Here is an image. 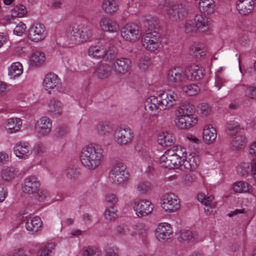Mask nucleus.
I'll list each match as a JSON object with an SVG mask.
<instances>
[{
  "instance_id": "f257e3e1",
  "label": "nucleus",
  "mask_w": 256,
  "mask_h": 256,
  "mask_svg": "<svg viewBox=\"0 0 256 256\" xmlns=\"http://www.w3.org/2000/svg\"><path fill=\"white\" fill-rule=\"evenodd\" d=\"M103 152V150L98 146H88L82 152L80 161L84 166L94 169L100 164L104 157Z\"/></svg>"
},
{
  "instance_id": "f03ea898",
  "label": "nucleus",
  "mask_w": 256,
  "mask_h": 256,
  "mask_svg": "<svg viewBox=\"0 0 256 256\" xmlns=\"http://www.w3.org/2000/svg\"><path fill=\"white\" fill-rule=\"evenodd\" d=\"M93 32L88 24H80L70 26L67 32V37L73 44L84 42L92 38Z\"/></svg>"
},
{
  "instance_id": "7ed1b4c3",
  "label": "nucleus",
  "mask_w": 256,
  "mask_h": 256,
  "mask_svg": "<svg viewBox=\"0 0 256 256\" xmlns=\"http://www.w3.org/2000/svg\"><path fill=\"white\" fill-rule=\"evenodd\" d=\"M40 184L38 178L34 176H30L24 178L22 190L26 194L42 202L46 198L47 192L40 188Z\"/></svg>"
},
{
  "instance_id": "20e7f679",
  "label": "nucleus",
  "mask_w": 256,
  "mask_h": 256,
  "mask_svg": "<svg viewBox=\"0 0 256 256\" xmlns=\"http://www.w3.org/2000/svg\"><path fill=\"white\" fill-rule=\"evenodd\" d=\"M182 154L180 147L174 146L166 150L160 158V164L168 168H182V159L180 154Z\"/></svg>"
},
{
  "instance_id": "39448f33",
  "label": "nucleus",
  "mask_w": 256,
  "mask_h": 256,
  "mask_svg": "<svg viewBox=\"0 0 256 256\" xmlns=\"http://www.w3.org/2000/svg\"><path fill=\"white\" fill-rule=\"evenodd\" d=\"M152 25L154 28H156L158 24L156 21L150 20L148 22V28L146 30L142 36V46L150 52L156 50L161 43L160 34L156 30H152Z\"/></svg>"
},
{
  "instance_id": "423d86ee",
  "label": "nucleus",
  "mask_w": 256,
  "mask_h": 256,
  "mask_svg": "<svg viewBox=\"0 0 256 256\" xmlns=\"http://www.w3.org/2000/svg\"><path fill=\"white\" fill-rule=\"evenodd\" d=\"M128 177L126 166L122 162H116L112 166L109 174L110 180L114 184L124 182Z\"/></svg>"
},
{
  "instance_id": "0eeeda50",
  "label": "nucleus",
  "mask_w": 256,
  "mask_h": 256,
  "mask_svg": "<svg viewBox=\"0 0 256 256\" xmlns=\"http://www.w3.org/2000/svg\"><path fill=\"white\" fill-rule=\"evenodd\" d=\"M162 208L166 212H173L180 208V200L173 193L164 194L161 199Z\"/></svg>"
},
{
  "instance_id": "6e6552de",
  "label": "nucleus",
  "mask_w": 256,
  "mask_h": 256,
  "mask_svg": "<svg viewBox=\"0 0 256 256\" xmlns=\"http://www.w3.org/2000/svg\"><path fill=\"white\" fill-rule=\"evenodd\" d=\"M133 136V132L128 127L118 128L114 133L116 142L121 146L130 143L132 140Z\"/></svg>"
},
{
  "instance_id": "1a4fd4ad",
  "label": "nucleus",
  "mask_w": 256,
  "mask_h": 256,
  "mask_svg": "<svg viewBox=\"0 0 256 256\" xmlns=\"http://www.w3.org/2000/svg\"><path fill=\"white\" fill-rule=\"evenodd\" d=\"M121 34L127 41L136 42L140 37L139 26L136 24H126L122 28Z\"/></svg>"
},
{
  "instance_id": "9d476101",
  "label": "nucleus",
  "mask_w": 256,
  "mask_h": 256,
  "mask_svg": "<svg viewBox=\"0 0 256 256\" xmlns=\"http://www.w3.org/2000/svg\"><path fill=\"white\" fill-rule=\"evenodd\" d=\"M160 104L163 108H170L175 106L178 100L177 94L172 90H168L160 93L159 95Z\"/></svg>"
},
{
  "instance_id": "9b49d317",
  "label": "nucleus",
  "mask_w": 256,
  "mask_h": 256,
  "mask_svg": "<svg viewBox=\"0 0 256 256\" xmlns=\"http://www.w3.org/2000/svg\"><path fill=\"white\" fill-rule=\"evenodd\" d=\"M134 208L138 217H143L150 214L153 210L154 206L149 200H136Z\"/></svg>"
},
{
  "instance_id": "f8f14e48",
  "label": "nucleus",
  "mask_w": 256,
  "mask_h": 256,
  "mask_svg": "<svg viewBox=\"0 0 256 256\" xmlns=\"http://www.w3.org/2000/svg\"><path fill=\"white\" fill-rule=\"evenodd\" d=\"M46 35L45 26L41 24H36L29 30L28 37L31 41L38 42L42 40Z\"/></svg>"
},
{
  "instance_id": "ddd939ff",
  "label": "nucleus",
  "mask_w": 256,
  "mask_h": 256,
  "mask_svg": "<svg viewBox=\"0 0 256 256\" xmlns=\"http://www.w3.org/2000/svg\"><path fill=\"white\" fill-rule=\"evenodd\" d=\"M186 80L185 70L176 67L170 70L167 75V80L170 84L178 86L184 82Z\"/></svg>"
},
{
  "instance_id": "4468645a",
  "label": "nucleus",
  "mask_w": 256,
  "mask_h": 256,
  "mask_svg": "<svg viewBox=\"0 0 256 256\" xmlns=\"http://www.w3.org/2000/svg\"><path fill=\"white\" fill-rule=\"evenodd\" d=\"M204 69L199 66L192 64L185 69L186 80H199L204 76Z\"/></svg>"
},
{
  "instance_id": "2eb2a0df",
  "label": "nucleus",
  "mask_w": 256,
  "mask_h": 256,
  "mask_svg": "<svg viewBox=\"0 0 256 256\" xmlns=\"http://www.w3.org/2000/svg\"><path fill=\"white\" fill-rule=\"evenodd\" d=\"M14 152L19 158L26 159L32 154L31 148L26 142H18L14 147Z\"/></svg>"
},
{
  "instance_id": "dca6fc26",
  "label": "nucleus",
  "mask_w": 256,
  "mask_h": 256,
  "mask_svg": "<svg viewBox=\"0 0 256 256\" xmlns=\"http://www.w3.org/2000/svg\"><path fill=\"white\" fill-rule=\"evenodd\" d=\"M156 236L158 240L165 242L170 239L172 236L171 226L168 223L160 224L156 230Z\"/></svg>"
},
{
  "instance_id": "f3484780",
  "label": "nucleus",
  "mask_w": 256,
  "mask_h": 256,
  "mask_svg": "<svg viewBox=\"0 0 256 256\" xmlns=\"http://www.w3.org/2000/svg\"><path fill=\"white\" fill-rule=\"evenodd\" d=\"M130 64L129 58H121L114 62L112 67L117 74H125L130 68Z\"/></svg>"
},
{
  "instance_id": "a211bd4d",
  "label": "nucleus",
  "mask_w": 256,
  "mask_h": 256,
  "mask_svg": "<svg viewBox=\"0 0 256 256\" xmlns=\"http://www.w3.org/2000/svg\"><path fill=\"white\" fill-rule=\"evenodd\" d=\"M198 122V118L196 116H176V124L181 129H188L195 126Z\"/></svg>"
},
{
  "instance_id": "6ab92c4d",
  "label": "nucleus",
  "mask_w": 256,
  "mask_h": 256,
  "mask_svg": "<svg viewBox=\"0 0 256 256\" xmlns=\"http://www.w3.org/2000/svg\"><path fill=\"white\" fill-rule=\"evenodd\" d=\"M60 84V80L56 74L49 73L45 77L44 86L46 90L50 94L51 90H57Z\"/></svg>"
},
{
  "instance_id": "aec40b11",
  "label": "nucleus",
  "mask_w": 256,
  "mask_h": 256,
  "mask_svg": "<svg viewBox=\"0 0 256 256\" xmlns=\"http://www.w3.org/2000/svg\"><path fill=\"white\" fill-rule=\"evenodd\" d=\"M199 164L198 156L194 154H190L186 160L182 159V168H180V170L190 171L196 169Z\"/></svg>"
},
{
  "instance_id": "412c9836",
  "label": "nucleus",
  "mask_w": 256,
  "mask_h": 256,
  "mask_svg": "<svg viewBox=\"0 0 256 256\" xmlns=\"http://www.w3.org/2000/svg\"><path fill=\"white\" fill-rule=\"evenodd\" d=\"M36 128L40 134L42 135L46 134L52 130V120L46 116L42 117L38 121Z\"/></svg>"
},
{
  "instance_id": "4be33fe9",
  "label": "nucleus",
  "mask_w": 256,
  "mask_h": 256,
  "mask_svg": "<svg viewBox=\"0 0 256 256\" xmlns=\"http://www.w3.org/2000/svg\"><path fill=\"white\" fill-rule=\"evenodd\" d=\"M42 222L39 216H34L28 218L26 222V229L32 234L38 232L42 228Z\"/></svg>"
},
{
  "instance_id": "5701e85b",
  "label": "nucleus",
  "mask_w": 256,
  "mask_h": 256,
  "mask_svg": "<svg viewBox=\"0 0 256 256\" xmlns=\"http://www.w3.org/2000/svg\"><path fill=\"white\" fill-rule=\"evenodd\" d=\"M254 8L253 0H238L237 2V8L242 14L246 15L250 13Z\"/></svg>"
},
{
  "instance_id": "b1692460",
  "label": "nucleus",
  "mask_w": 256,
  "mask_h": 256,
  "mask_svg": "<svg viewBox=\"0 0 256 256\" xmlns=\"http://www.w3.org/2000/svg\"><path fill=\"white\" fill-rule=\"evenodd\" d=\"M194 20L196 28L202 32L208 30L210 23L208 18L202 14H197L195 16Z\"/></svg>"
},
{
  "instance_id": "393cba45",
  "label": "nucleus",
  "mask_w": 256,
  "mask_h": 256,
  "mask_svg": "<svg viewBox=\"0 0 256 256\" xmlns=\"http://www.w3.org/2000/svg\"><path fill=\"white\" fill-rule=\"evenodd\" d=\"M203 137L204 141L208 144L214 142L216 138V128L212 125H206L204 129Z\"/></svg>"
},
{
  "instance_id": "a878e982",
  "label": "nucleus",
  "mask_w": 256,
  "mask_h": 256,
  "mask_svg": "<svg viewBox=\"0 0 256 256\" xmlns=\"http://www.w3.org/2000/svg\"><path fill=\"white\" fill-rule=\"evenodd\" d=\"M100 26L104 31L108 32H116L119 28L116 22L108 18L102 19L100 22Z\"/></svg>"
},
{
  "instance_id": "bb28decb",
  "label": "nucleus",
  "mask_w": 256,
  "mask_h": 256,
  "mask_svg": "<svg viewBox=\"0 0 256 256\" xmlns=\"http://www.w3.org/2000/svg\"><path fill=\"white\" fill-rule=\"evenodd\" d=\"M160 106H161L160 99L158 100V97L152 96L147 99L144 107L146 110H149L154 112V114H156L158 112V109Z\"/></svg>"
},
{
  "instance_id": "cd10ccee",
  "label": "nucleus",
  "mask_w": 256,
  "mask_h": 256,
  "mask_svg": "<svg viewBox=\"0 0 256 256\" xmlns=\"http://www.w3.org/2000/svg\"><path fill=\"white\" fill-rule=\"evenodd\" d=\"M22 122L19 118H9L6 124V128L9 134L15 133L20 130Z\"/></svg>"
},
{
  "instance_id": "c85d7f7f",
  "label": "nucleus",
  "mask_w": 256,
  "mask_h": 256,
  "mask_svg": "<svg viewBox=\"0 0 256 256\" xmlns=\"http://www.w3.org/2000/svg\"><path fill=\"white\" fill-rule=\"evenodd\" d=\"M88 54L94 58H100L105 56L106 48L102 44L91 46L88 50Z\"/></svg>"
},
{
  "instance_id": "c756f323",
  "label": "nucleus",
  "mask_w": 256,
  "mask_h": 256,
  "mask_svg": "<svg viewBox=\"0 0 256 256\" xmlns=\"http://www.w3.org/2000/svg\"><path fill=\"white\" fill-rule=\"evenodd\" d=\"M112 67L106 64H100L95 70L96 75L100 78H108L112 72Z\"/></svg>"
},
{
  "instance_id": "7c9ffc66",
  "label": "nucleus",
  "mask_w": 256,
  "mask_h": 256,
  "mask_svg": "<svg viewBox=\"0 0 256 256\" xmlns=\"http://www.w3.org/2000/svg\"><path fill=\"white\" fill-rule=\"evenodd\" d=\"M62 105L60 102L52 99L48 104L47 111L52 114L60 115L62 112Z\"/></svg>"
},
{
  "instance_id": "2f4dec72",
  "label": "nucleus",
  "mask_w": 256,
  "mask_h": 256,
  "mask_svg": "<svg viewBox=\"0 0 256 256\" xmlns=\"http://www.w3.org/2000/svg\"><path fill=\"white\" fill-rule=\"evenodd\" d=\"M216 5L214 0H200L199 8L200 10L206 14H210L214 12Z\"/></svg>"
},
{
  "instance_id": "473e14b6",
  "label": "nucleus",
  "mask_w": 256,
  "mask_h": 256,
  "mask_svg": "<svg viewBox=\"0 0 256 256\" xmlns=\"http://www.w3.org/2000/svg\"><path fill=\"white\" fill-rule=\"evenodd\" d=\"M158 141L162 146H170L174 142L175 138L170 134L166 132L160 134Z\"/></svg>"
},
{
  "instance_id": "72a5a7b5",
  "label": "nucleus",
  "mask_w": 256,
  "mask_h": 256,
  "mask_svg": "<svg viewBox=\"0 0 256 256\" xmlns=\"http://www.w3.org/2000/svg\"><path fill=\"white\" fill-rule=\"evenodd\" d=\"M102 8L108 14L116 12L118 8V5L116 0H104Z\"/></svg>"
},
{
  "instance_id": "f704fd0d",
  "label": "nucleus",
  "mask_w": 256,
  "mask_h": 256,
  "mask_svg": "<svg viewBox=\"0 0 256 256\" xmlns=\"http://www.w3.org/2000/svg\"><path fill=\"white\" fill-rule=\"evenodd\" d=\"M233 190L237 193L250 192H252V186L247 182L238 181L234 184Z\"/></svg>"
},
{
  "instance_id": "c9c22d12",
  "label": "nucleus",
  "mask_w": 256,
  "mask_h": 256,
  "mask_svg": "<svg viewBox=\"0 0 256 256\" xmlns=\"http://www.w3.org/2000/svg\"><path fill=\"white\" fill-rule=\"evenodd\" d=\"M27 13V10L26 8L22 4H18L14 6L12 10L11 16H8L6 18V20L7 21H10V18L12 17L14 18H22Z\"/></svg>"
},
{
  "instance_id": "e433bc0d",
  "label": "nucleus",
  "mask_w": 256,
  "mask_h": 256,
  "mask_svg": "<svg viewBox=\"0 0 256 256\" xmlns=\"http://www.w3.org/2000/svg\"><path fill=\"white\" fill-rule=\"evenodd\" d=\"M46 56L44 52H34L30 58V64L32 66H40L44 62Z\"/></svg>"
},
{
  "instance_id": "4c0bfd02",
  "label": "nucleus",
  "mask_w": 256,
  "mask_h": 256,
  "mask_svg": "<svg viewBox=\"0 0 256 256\" xmlns=\"http://www.w3.org/2000/svg\"><path fill=\"white\" fill-rule=\"evenodd\" d=\"M18 176V171L14 168L7 167L2 169L1 172V176L6 180H10Z\"/></svg>"
},
{
  "instance_id": "58836bf2",
  "label": "nucleus",
  "mask_w": 256,
  "mask_h": 256,
  "mask_svg": "<svg viewBox=\"0 0 256 256\" xmlns=\"http://www.w3.org/2000/svg\"><path fill=\"white\" fill-rule=\"evenodd\" d=\"M214 200V196H213L206 197L204 194H200L198 195V200L207 208H205V212H210V209L213 208L212 202Z\"/></svg>"
},
{
  "instance_id": "ea45409f",
  "label": "nucleus",
  "mask_w": 256,
  "mask_h": 256,
  "mask_svg": "<svg viewBox=\"0 0 256 256\" xmlns=\"http://www.w3.org/2000/svg\"><path fill=\"white\" fill-rule=\"evenodd\" d=\"M22 72V66L19 62L13 63L8 70V74L12 78L20 76Z\"/></svg>"
},
{
  "instance_id": "a19ab883",
  "label": "nucleus",
  "mask_w": 256,
  "mask_h": 256,
  "mask_svg": "<svg viewBox=\"0 0 256 256\" xmlns=\"http://www.w3.org/2000/svg\"><path fill=\"white\" fill-rule=\"evenodd\" d=\"M240 124L234 120H230L227 122L226 127V132L230 136H234L240 130Z\"/></svg>"
},
{
  "instance_id": "79ce46f5",
  "label": "nucleus",
  "mask_w": 256,
  "mask_h": 256,
  "mask_svg": "<svg viewBox=\"0 0 256 256\" xmlns=\"http://www.w3.org/2000/svg\"><path fill=\"white\" fill-rule=\"evenodd\" d=\"M246 138L245 136H238L231 142V147L233 150H238L246 144Z\"/></svg>"
},
{
  "instance_id": "37998d69",
  "label": "nucleus",
  "mask_w": 256,
  "mask_h": 256,
  "mask_svg": "<svg viewBox=\"0 0 256 256\" xmlns=\"http://www.w3.org/2000/svg\"><path fill=\"white\" fill-rule=\"evenodd\" d=\"M178 114L176 116H195V109L193 106L184 105L181 106L178 110Z\"/></svg>"
},
{
  "instance_id": "c03bdc74",
  "label": "nucleus",
  "mask_w": 256,
  "mask_h": 256,
  "mask_svg": "<svg viewBox=\"0 0 256 256\" xmlns=\"http://www.w3.org/2000/svg\"><path fill=\"white\" fill-rule=\"evenodd\" d=\"M174 6L179 20H182L188 16L190 10L185 4L180 3L175 4Z\"/></svg>"
},
{
  "instance_id": "a18cd8bd",
  "label": "nucleus",
  "mask_w": 256,
  "mask_h": 256,
  "mask_svg": "<svg viewBox=\"0 0 256 256\" xmlns=\"http://www.w3.org/2000/svg\"><path fill=\"white\" fill-rule=\"evenodd\" d=\"M97 133L100 136H105L112 132V128L106 122H100L96 127Z\"/></svg>"
},
{
  "instance_id": "49530a36",
  "label": "nucleus",
  "mask_w": 256,
  "mask_h": 256,
  "mask_svg": "<svg viewBox=\"0 0 256 256\" xmlns=\"http://www.w3.org/2000/svg\"><path fill=\"white\" fill-rule=\"evenodd\" d=\"M182 90L189 96H194L200 92L198 86L194 84H188L184 86L182 88Z\"/></svg>"
},
{
  "instance_id": "de8ad7c7",
  "label": "nucleus",
  "mask_w": 256,
  "mask_h": 256,
  "mask_svg": "<svg viewBox=\"0 0 256 256\" xmlns=\"http://www.w3.org/2000/svg\"><path fill=\"white\" fill-rule=\"evenodd\" d=\"M178 238L180 241L185 240L190 242L193 240L194 238V234L192 232L188 230H180L179 232Z\"/></svg>"
},
{
  "instance_id": "09e8293b",
  "label": "nucleus",
  "mask_w": 256,
  "mask_h": 256,
  "mask_svg": "<svg viewBox=\"0 0 256 256\" xmlns=\"http://www.w3.org/2000/svg\"><path fill=\"white\" fill-rule=\"evenodd\" d=\"M190 54L196 58H200L205 55V52L198 44H194L190 48Z\"/></svg>"
},
{
  "instance_id": "8fccbe9b",
  "label": "nucleus",
  "mask_w": 256,
  "mask_h": 256,
  "mask_svg": "<svg viewBox=\"0 0 256 256\" xmlns=\"http://www.w3.org/2000/svg\"><path fill=\"white\" fill-rule=\"evenodd\" d=\"M55 247L54 243H50L42 248L38 252V256H50V254Z\"/></svg>"
},
{
  "instance_id": "3c124183",
  "label": "nucleus",
  "mask_w": 256,
  "mask_h": 256,
  "mask_svg": "<svg viewBox=\"0 0 256 256\" xmlns=\"http://www.w3.org/2000/svg\"><path fill=\"white\" fill-rule=\"evenodd\" d=\"M251 169L250 168V164L248 162H242L237 167V172L241 176H244L250 172Z\"/></svg>"
},
{
  "instance_id": "603ef678",
  "label": "nucleus",
  "mask_w": 256,
  "mask_h": 256,
  "mask_svg": "<svg viewBox=\"0 0 256 256\" xmlns=\"http://www.w3.org/2000/svg\"><path fill=\"white\" fill-rule=\"evenodd\" d=\"M82 256H99V252L96 248L92 246H85L82 249Z\"/></svg>"
},
{
  "instance_id": "864d4df0",
  "label": "nucleus",
  "mask_w": 256,
  "mask_h": 256,
  "mask_svg": "<svg viewBox=\"0 0 256 256\" xmlns=\"http://www.w3.org/2000/svg\"><path fill=\"white\" fill-rule=\"evenodd\" d=\"M199 114L202 116H207L211 112L209 105L206 103H202L198 106Z\"/></svg>"
},
{
  "instance_id": "5fc2aeb1",
  "label": "nucleus",
  "mask_w": 256,
  "mask_h": 256,
  "mask_svg": "<svg viewBox=\"0 0 256 256\" xmlns=\"http://www.w3.org/2000/svg\"><path fill=\"white\" fill-rule=\"evenodd\" d=\"M168 16L172 22H176L178 19V14L176 12L174 4L168 10Z\"/></svg>"
},
{
  "instance_id": "6e6d98bb",
  "label": "nucleus",
  "mask_w": 256,
  "mask_h": 256,
  "mask_svg": "<svg viewBox=\"0 0 256 256\" xmlns=\"http://www.w3.org/2000/svg\"><path fill=\"white\" fill-rule=\"evenodd\" d=\"M106 200L110 209L114 210V205L117 203L118 198L114 194H111L106 196Z\"/></svg>"
},
{
  "instance_id": "4d7b16f0",
  "label": "nucleus",
  "mask_w": 256,
  "mask_h": 256,
  "mask_svg": "<svg viewBox=\"0 0 256 256\" xmlns=\"http://www.w3.org/2000/svg\"><path fill=\"white\" fill-rule=\"evenodd\" d=\"M150 64L151 60L150 58L148 57L145 56L140 60L138 64L139 68L143 70H145L146 69H147L150 66Z\"/></svg>"
},
{
  "instance_id": "13d9d810",
  "label": "nucleus",
  "mask_w": 256,
  "mask_h": 256,
  "mask_svg": "<svg viewBox=\"0 0 256 256\" xmlns=\"http://www.w3.org/2000/svg\"><path fill=\"white\" fill-rule=\"evenodd\" d=\"M68 132L66 126H59L55 130V136L58 138H61L66 136Z\"/></svg>"
},
{
  "instance_id": "bf43d9fd",
  "label": "nucleus",
  "mask_w": 256,
  "mask_h": 256,
  "mask_svg": "<svg viewBox=\"0 0 256 256\" xmlns=\"http://www.w3.org/2000/svg\"><path fill=\"white\" fill-rule=\"evenodd\" d=\"M138 191L142 194H145L150 190V184L148 182L139 183L138 186Z\"/></svg>"
},
{
  "instance_id": "052dcab7",
  "label": "nucleus",
  "mask_w": 256,
  "mask_h": 256,
  "mask_svg": "<svg viewBox=\"0 0 256 256\" xmlns=\"http://www.w3.org/2000/svg\"><path fill=\"white\" fill-rule=\"evenodd\" d=\"M116 210L114 208V210L110 209V208H108L104 212V216L106 219L111 220L116 216Z\"/></svg>"
},
{
  "instance_id": "680f3d73",
  "label": "nucleus",
  "mask_w": 256,
  "mask_h": 256,
  "mask_svg": "<svg viewBox=\"0 0 256 256\" xmlns=\"http://www.w3.org/2000/svg\"><path fill=\"white\" fill-rule=\"evenodd\" d=\"M67 176L70 178H75L80 174L79 170L75 168H69L66 170Z\"/></svg>"
},
{
  "instance_id": "e2e57ef3",
  "label": "nucleus",
  "mask_w": 256,
  "mask_h": 256,
  "mask_svg": "<svg viewBox=\"0 0 256 256\" xmlns=\"http://www.w3.org/2000/svg\"><path fill=\"white\" fill-rule=\"evenodd\" d=\"M26 28V25L22 22H20L16 26L14 30V33L16 36H20L24 32Z\"/></svg>"
},
{
  "instance_id": "0e129e2a",
  "label": "nucleus",
  "mask_w": 256,
  "mask_h": 256,
  "mask_svg": "<svg viewBox=\"0 0 256 256\" xmlns=\"http://www.w3.org/2000/svg\"><path fill=\"white\" fill-rule=\"evenodd\" d=\"M246 94L249 98L256 100V87L248 86L246 88Z\"/></svg>"
},
{
  "instance_id": "69168bd1",
  "label": "nucleus",
  "mask_w": 256,
  "mask_h": 256,
  "mask_svg": "<svg viewBox=\"0 0 256 256\" xmlns=\"http://www.w3.org/2000/svg\"><path fill=\"white\" fill-rule=\"evenodd\" d=\"M64 0H52L50 7L52 10H58L61 8L64 4Z\"/></svg>"
},
{
  "instance_id": "338daca9",
  "label": "nucleus",
  "mask_w": 256,
  "mask_h": 256,
  "mask_svg": "<svg viewBox=\"0 0 256 256\" xmlns=\"http://www.w3.org/2000/svg\"><path fill=\"white\" fill-rule=\"evenodd\" d=\"M224 82V80L222 78L216 76V77L215 86L218 90H220Z\"/></svg>"
},
{
  "instance_id": "774afa93",
  "label": "nucleus",
  "mask_w": 256,
  "mask_h": 256,
  "mask_svg": "<svg viewBox=\"0 0 256 256\" xmlns=\"http://www.w3.org/2000/svg\"><path fill=\"white\" fill-rule=\"evenodd\" d=\"M251 171L253 178L256 180V158H254L251 162Z\"/></svg>"
}]
</instances>
